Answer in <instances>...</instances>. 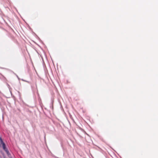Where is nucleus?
<instances>
[{
  "mask_svg": "<svg viewBox=\"0 0 158 158\" xmlns=\"http://www.w3.org/2000/svg\"><path fill=\"white\" fill-rule=\"evenodd\" d=\"M0 140L1 143L2 144L3 149L6 151V153L8 155L9 154V152L7 149L6 148L5 144L3 142L2 140L1 137H0Z\"/></svg>",
  "mask_w": 158,
  "mask_h": 158,
  "instance_id": "1",
  "label": "nucleus"
},
{
  "mask_svg": "<svg viewBox=\"0 0 158 158\" xmlns=\"http://www.w3.org/2000/svg\"><path fill=\"white\" fill-rule=\"evenodd\" d=\"M15 75H16V76H17V77L19 79V77H18V75H16V74H15Z\"/></svg>",
  "mask_w": 158,
  "mask_h": 158,
  "instance_id": "2",
  "label": "nucleus"
},
{
  "mask_svg": "<svg viewBox=\"0 0 158 158\" xmlns=\"http://www.w3.org/2000/svg\"><path fill=\"white\" fill-rule=\"evenodd\" d=\"M0 158H2L1 157V156H0Z\"/></svg>",
  "mask_w": 158,
  "mask_h": 158,
  "instance_id": "3",
  "label": "nucleus"
},
{
  "mask_svg": "<svg viewBox=\"0 0 158 158\" xmlns=\"http://www.w3.org/2000/svg\"><path fill=\"white\" fill-rule=\"evenodd\" d=\"M22 80L23 81H24L23 80V79H22Z\"/></svg>",
  "mask_w": 158,
  "mask_h": 158,
  "instance_id": "4",
  "label": "nucleus"
}]
</instances>
